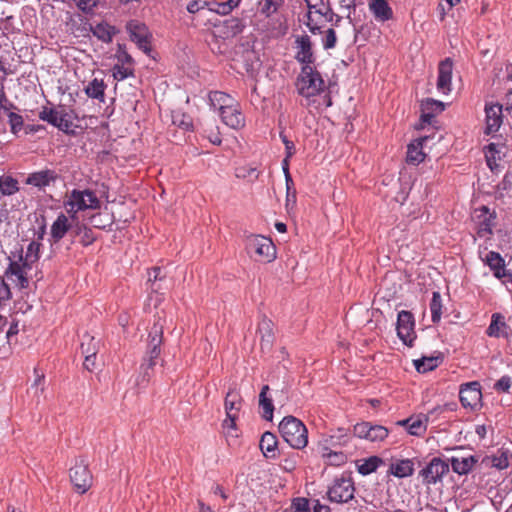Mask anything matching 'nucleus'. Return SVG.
I'll list each match as a JSON object with an SVG mask.
<instances>
[{"label": "nucleus", "instance_id": "nucleus-1", "mask_svg": "<svg viewBox=\"0 0 512 512\" xmlns=\"http://www.w3.org/2000/svg\"><path fill=\"white\" fill-rule=\"evenodd\" d=\"M298 94L311 98L320 95L325 89V81L315 65L301 66L296 78Z\"/></svg>", "mask_w": 512, "mask_h": 512}, {"label": "nucleus", "instance_id": "nucleus-2", "mask_svg": "<svg viewBox=\"0 0 512 512\" xmlns=\"http://www.w3.org/2000/svg\"><path fill=\"white\" fill-rule=\"evenodd\" d=\"M282 438L294 449H303L308 443L306 426L294 416H286L279 424Z\"/></svg>", "mask_w": 512, "mask_h": 512}, {"label": "nucleus", "instance_id": "nucleus-3", "mask_svg": "<svg viewBox=\"0 0 512 512\" xmlns=\"http://www.w3.org/2000/svg\"><path fill=\"white\" fill-rule=\"evenodd\" d=\"M245 248L257 261L272 262L276 258V247L270 238L250 235L245 240Z\"/></svg>", "mask_w": 512, "mask_h": 512}, {"label": "nucleus", "instance_id": "nucleus-4", "mask_svg": "<svg viewBox=\"0 0 512 512\" xmlns=\"http://www.w3.org/2000/svg\"><path fill=\"white\" fill-rule=\"evenodd\" d=\"M125 29L129 34L130 40L145 54L150 55L152 51V33L148 26L140 20L131 19L126 23Z\"/></svg>", "mask_w": 512, "mask_h": 512}, {"label": "nucleus", "instance_id": "nucleus-5", "mask_svg": "<svg viewBox=\"0 0 512 512\" xmlns=\"http://www.w3.org/2000/svg\"><path fill=\"white\" fill-rule=\"evenodd\" d=\"M449 464L440 457H433L430 462L419 471V477L424 484H436L449 472Z\"/></svg>", "mask_w": 512, "mask_h": 512}, {"label": "nucleus", "instance_id": "nucleus-6", "mask_svg": "<svg viewBox=\"0 0 512 512\" xmlns=\"http://www.w3.org/2000/svg\"><path fill=\"white\" fill-rule=\"evenodd\" d=\"M295 60L301 65H315L316 55L314 51V44L312 39L307 34L295 36Z\"/></svg>", "mask_w": 512, "mask_h": 512}, {"label": "nucleus", "instance_id": "nucleus-7", "mask_svg": "<svg viewBox=\"0 0 512 512\" xmlns=\"http://www.w3.org/2000/svg\"><path fill=\"white\" fill-rule=\"evenodd\" d=\"M354 492L353 481L342 477L335 479L327 494L330 502L347 503L354 498Z\"/></svg>", "mask_w": 512, "mask_h": 512}, {"label": "nucleus", "instance_id": "nucleus-8", "mask_svg": "<svg viewBox=\"0 0 512 512\" xmlns=\"http://www.w3.org/2000/svg\"><path fill=\"white\" fill-rule=\"evenodd\" d=\"M92 474L88 469V464L84 459H81L79 462H76L74 467L70 469V480L75 488V490L84 494L92 485Z\"/></svg>", "mask_w": 512, "mask_h": 512}, {"label": "nucleus", "instance_id": "nucleus-9", "mask_svg": "<svg viewBox=\"0 0 512 512\" xmlns=\"http://www.w3.org/2000/svg\"><path fill=\"white\" fill-rule=\"evenodd\" d=\"M350 440L348 429L338 428L337 431L324 440L323 456L331 458L336 457L339 462H344L345 456L343 453L333 452L330 447L345 446Z\"/></svg>", "mask_w": 512, "mask_h": 512}, {"label": "nucleus", "instance_id": "nucleus-10", "mask_svg": "<svg viewBox=\"0 0 512 512\" xmlns=\"http://www.w3.org/2000/svg\"><path fill=\"white\" fill-rule=\"evenodd\" d=\"M481 385L477 381L464 383L460 386L459 399L464 408L475 409L481 401Z\"/></svg>", "mask_w": 512, "mask_h": 512}, {"label": "nucleus", "instance_id": "nucleus-11", "mask_svg": "<svg viewBox=\"0 0 512 512\" xmlns=\"http://www.w3.org/2000/svg\"><path fill=\"white\" fill-rule=\"evenodd\" d=\"M485 135L496 133L503 123L502 105L499 103H486L485 105Z\"/></svg>", "mask_w": 512, "mask_h": 512}, {"label": "nucleus", "instance_id": "nucleus-12", "mask_svg": "<svg viewBox=\"0 0 512 512\" xmlns=\"http://www.w3.org/2000/svg\"><path fill=\"white\" fill-rule=\"evenodd\" d=\"M484 262L489 266L490 270L493 272V275L497 279H500L502 282L504 278L512 277V269L506 268L505 260L500 253L495 251L488 252Z\"/></svg>", "mask_w": 512, "mask_h": 512}, {"label": "nucleus", "instance_id": "nucleus-13", "mask_svg": "<svg viewBox=\"0 0 512 512\" xmlns=\"http://www.w3.org/2000/svg\"><path fill=\"white\" fill-rule=\"evenodd\" d=\"M59 178V175L55 170L44 169L30 173L25 179V184L34 186L39 190L44 189L51 183L55 182Z\"/></svg>", "mask_w": 512, "mask_h": 512}, {"label": "nucleus", "instance_id": "nucleus-14", "mask_svg": "<svg viewBox=\"0 0 512 512\" xmlns=\"http://www.w3.org/2000/svg\"><path fill=\"white\" fill-rule=\"evenodd\" d=\"M453 62L451 58H445L438 65L437 89L443 94L451 91Z\"/></svg>", "mask_w": 512, "mask_h": 512}, {"label": "nucleus", "instance_id": "nucleus-15", "mask_svg": "<svg viewBox=\"0 0 512 512\" xmlns=\"http://www.w3.org/2000/svg\"><path fill=\"white\" fill-rule=\"evenodd\" d=\"M71 229L72 223H69V218L64 213H60L51 226L49 238L51 245L58 244L67 233L71 234Z\"/></svg>", "mask_w": 512, "mask_h": 512}, {"label": "nucleus", "instance_id": "nucleus-16", "mask_svg": "<svg viewBox=\"0 0 512 512\" xmlns=\"http://www.w3.org/2000/svg\"><path fill=\"white\" fill-rule=\"evenodd\" d=\"M415 463L419 466L421 465V461L418 458L396 460L390 464L387 474L397 478L410 477L414 474Z\"/></svg>", "mask_w": 512, "mask_h": 512}, {"label": "nucleus", "instance_id": "nucleus-17", "mask_svg": "<svg viewBox=\"0 0 512 512\" xmlns=\"http://www.w3.org/2000/svg\"><path fill=\"white\" fill-rule=\"evenodd\" d=\"M453 472L458 475H467L478 462V457L474 455H454L448 459Z\"/></svg>", "mask_w": 512, "mask_h": 512}, {"label": "nucleus", "instance_id": "nucleus-18", "mask_svg": "<svg viewBox=\"0 0 512 512\" xmlns=\"http://www.w3.org/2000/svg\"><path fill=\"white\" fill-rule=\"evenodd\" d=\"M222 121L233 129H239L244 126L245 118L238 108V105L234 103L228 107H224L223 110L219 111Z\"/></svg>", "mask_w": 512, "mask_h": 512}, {"label": "nucleus", "instance_id": "nucleus-19", "mask_svg": "<svg viewBox=\"0 0 512 512\" xmlns=\"http://www.w3.org/2000/svg\"><path fill=\"white\" fill-rule=\"evenodd\" d=\"M70 236L72 237L73 241L75 239L79 238L78 239L79 243L84 247H87V246L93 244L96 240V236H95L94 232L88 226V224H86L84 222L72 223V229H71Z\"/></svg>", "mask_w": 512, "mask_h": 512}, {"label": "nucleus", "instance_id": "nucleus-20", "mask_svg": "<svg viewBox=\"0 0 512 512\" xmlns=\"http://www.w3.org/2000/svg\"><path fill=\"white\" fill-rule=\"evenodd\" d=\"M428 138V136L417 138L407 146L406 162L408 164L418 165L425 160L426 154L423 152V144Z\"/></svg>", "mask_w": 512, "mask_h": 512}, {"label": "nucleus", "instance_id": "nucleus-21", "mask_svg": "<svg viewBox=\"0 0 512 512\" xmlns=\"http://www.w3.org/2000/svg\"><path fill=\"white\" fill-rule=\"evenodd\" d=\"M369 10L376 21L384 23L394 18V13L387 0H371Z\"/></svg>", "mask_w": 512, "mask_h": 512}, {"label": "nucleus", "instance_id": "nucleus-22", "mask_svg": "<svg viewBox=\"0 0 512 512\" xmlns=\"http://www.w3.org/2000/svg\"><path fill=\"white\" fill-rule=\"evenodd\" d=\"M84 338H88L89 342L81 343L82 353L85 354V360L83 366L86 370L92 372L95 368L96 354L99 342H95L94 337H90L88 334L84 335Z\"/></svg>", "mask_w": 512, "mask_h": 512}, {"label": "nucleus", "instance_id": "nucleus-23", "mask_svg": "<svg viewBox=\"0 0 512 512\" xmlns=\"http://www.w3.org/2000/svg\"><path fill=\"white\" fill-rule=\"evenodd\" d=\"M150 295L148 296L147 303L145 304V310L152 312L153 309H157L158 305L163 300L164 291L168 289L167 282H156L149 284Z\"/></svg>", "mask_w": 512, "mask_h": 512}, {"label": "nucleus", "instance_id": "nucleus-24", "mask_svg": "<svg viewBox=\"0 0 512 512\" xmlns=\"http://www.w3.org/2000/svg\"><path fill=\"white\" fill-rule=\"evenodd\" d=\"M90 31L99 40L104 43H110L113 37L119 32L115 26L108 24L105 21L93 26L90 25Z\"/></svg>", "mask_w": 512, "mask_h": 512}, {"label": "nucleus", "instance_id": "nucleus-25", "mask_svg": "<svg viewBox=\"0 0 512 512\" xmlns=\"http://www.w3.org/2000/svg\"><path fill=\"white\" fill-rule=\"evenodd\" d=\"M260 449L266 458L275 459L278 455V441L271 432H265L260 439Z\"/></svg>", "mask_w": 512, "mask_h": 512}, {"label": "nucleus", "instance_id": "nucleus-26", "mask_svg": "<svg viewBox=\"0 0 512 512\" xmlns=\"http://www.w3.org/2000/svg\"><path fill=\"white\" fill-rule=\"evenodd\" d=\"M396 331L401 341L412 347L417 337L415 332V322H396Z\"/></svg>", "mask_w": 512, "mask_h": 512}, {"label": "nucleus", "instance_id": "nucleus-27", "mask_svg": "<svg viewBox=\"0 0 512 512\" xmlns=\"http://www.w3.org/2000/svg\"><path fill=\"white\" fill-rule=\"evenodd\" d=\"M106 88L107 85L102 79L98 80L95 78L88 83V85L84 88V91L89 98L96 99L99 102L104 103Z\"/></svg>", "mask_w": 512, "mask_h": 512}, {"label": "nucleus", "instance_id": "nucleus-28", "mask_svg": "<svg viewBox=\"0 0 512 512\" xmlns=\"http://www.w3.org/2000/svg\"><path fill=\"white\" fill-rule=\"evenodd\" d=\"M443 361L442 356L422 357L414 360V366L419 373H426L436 369Z\"/></svg>", "mask_w": 512, "mask_h": 512}, {"label": "nucleus", "instance_id": "nucleus-29", "mask_svg": "<svg viewBox=\"0 0 512 512\" xmlns=\"http://www.w3.org/2000/svg\"><path fill=\"white\" fill-rule=\"evenodd\" d=\"M317 5H318V7L315 8L314 13L325 17V19L328 22H333L334 26H336V27L339 26V24L342 20V17L333 12L331 5L329 3V0H327V1L320 0V2Z\"/></svg>", "mask_w": 512, "mask_h": 512}, {"label": "nucleus", "instance_id": "nucleus-30", "mask_svg": "<svg viewBox=\"0 0 512 512\" xmlns=\"http://www.w3.org/2000/svg\"><path fill=\"white\" fill-rule=\"evenodd\" d=\"M245 27L244 20L237 17H231L223 21V33L227 38L241 34Z\"/></svg>", "mask_w": 512, "mask_h": 512}, {"label": "nucleus", "instance_id": "nucleus-31", "mask_svg": "<svg viewBox=\"0 0 512 512\" xmlns=\"http://www.w3.org/2000/svg\"><path fill=\"white\" fill-rule=\"evenodd\" d=\"M85 197L86 194L84 193V190L73 189L70 193L69 199L64 202V207H72L80 211H85L88 209Z\"/></svg>", "mask_w": 512, "mask_h": 512}, {"label": "nucleus", "instance_id": "nucleus-32", "mask_svg": "<svg viewBox=\"0 0 512 512\" xmlns=\"http://www.w3.org/2000/svg\"><path fill=\"white\" fill-rule=\"evenodd\" d=\"M268 391L269 386L264 385L259 395V406L263 409L262 417L267 421H271L273 418L274 405L272 399L267 397Z\"/></svg>", "mask_w": 512, "mask_h": 512}, {"label": "nucleus", "instance_id": "nucleus-33", "mask_svg": "<svg viewBox=\"0 0 512 512\" xmlns=\"http://www.w3.org/2000/svg\"><path fill=\"white\" fill-rule=\"evenodd\" d=\"M384 464L385 462L381 457L374 455L364 459L363 463L357 466V470L361 475L366 476L375 472L379 466Z\"/></svg>", "mask_w": 512, "mask_h": 512}, {"label": "nucleus", "instance_id": "nucleus-34", "mask_svg": "<svg viewBox=\"0 0 512 512\" xmlns=\"http://www.w3.org/2000/svg\"><path fill=\"white\" fill-rule=\"evenodd\" d=\"M211 105L217 108L219 111L223 110L224 107H228L233 104L235 100L227 93L222 91H213L209 95Z\"/></svg>", "mask_w": 512, "mask_h": 512}, {"label": "nucleus", "instance_id": "nucleus-35", "mask_svg": "<svg viewBox=\"0 0 512 512\" xmlns=\"http://www.w3.org/2000/svg\"><path fill=\"white\" fill-rule=\"evenodd\" d=\"M42 247L41 242L31 241L27 247L23 267L31 269L32 264L37 262L40 258V249Z\"/></svg>", "mask_w": 512, "mask_h": 512}, {"label": "nucleus", "instance_id": "nucleus-36", "mask_svg": "<svg viewBox=\"0 0 512 512\" xmlns=\"http://www.w3.org/2000/svg\"><path fill=\"white\" fill-rule=\"evenodd\" d=\"M18 180L11 175H3L0 177V193L4 196L14 195L19 191Z\"/></svg>", "mask_w": 512, "mask_h": 512}, {"label": "nucleus", "instance_id": "nucleus-37", "mask_svg": "<svg viewBox=\"0 0 512 512\" xmlns=\"http://www.w3.org/2000/svg\"><path fill=\"white\" fill-rule=\"evenodd\" d=\"M23 265L21 266L16 261H11L8 268L6 269L5 274L6 275H14L18 279L19 287L21 289L27 288L29 285L28 277L26 276L25 272L23 271Z\"/></svg>", "mask_w": 512, "mask_h": 512}, {"label": "nucleus", "instance_id": "nucleus-38", "mask_svg": "<svg viewBox=\"0 0 512 512\" xmlns=\"http://www.w3.org/2000/svg\"><path fill=\"white\" fill-rule=\"evenodd\" d=\"M241 396L233 391L230 390L225 397V410L226 414L230 413L231 415H237L241 408Z\"/></svg>", "mask_w": 512, "mask_h": 512}, {"label": "nucleus", "instance_id": "nucleus-39", "mask_svg": "<svg viewBox=\"0 0 512 512\" xmlns=\"http://www.w3.org/2000/svg\"><path fill=\"white\" fill-rule=\"evenodd\" d=\"M420 108L421 111H426L436 116L445 110L446 104L433 98H426L421 101Z\"/></svg>", "mask_w": 512, "mask_h": 512}, {"label": "nucleus", "instance_id": "nucleus-40", "mask_svg": "<svg viewBox=\"0 0 512 512\" xmlns=\"http://www.w3.org/2000/svg\"><path fill=\"white\" fill-rule=\"evenodd\" d=\"M442 296L440 292L434 291L432 293V298L429 302V309L431 312V320H441L442 316Z\"/></svg>", "mask_w": 512, "mask_h": 512}, {"label": "nucleus", "instance_id": "nucleus-41", "mask_svg": "<svg viewBox=\"0 0 512 512\" xmlns=\"http://www.w3.org/2000/svg\"><path fill=\"white\" fill-rule=\"evenodd\" d=\"M113 78L116 81H122L129 77L135 76V70L133 66L123 65V64H115L112 69Z\"/></svg>", "mask_w": 512, "mask_h": 512}, {"label": "nucleus", "instance_id": "nucleus-42", "mask_svg": "<svg viewBox=\"0 0 512 512\" xmlns=\"http://www.w3.org/2000/svg\"><path fill=\"white\" fill-rule=\"evenodd\" d=\"M427 416L419 415L416 418L411 417V424L409 427V434L420 436L426 431Z\"/></svg>", "mask_w": 512, "mask_h": 512}, {"label": "nucleus", "instance_id": "nucleus-43", "mask_svg": "<svg viewBox=\"0 0 512 512\" xmlns=\"http://www.w3.org/2000/svg\"><path fill=\"white\" fill-rule=\"evenodd\" d=\"M7 117L11 133L18 136V133L25 127L22 115L12 111L7 113Z\"/></svg>", "mask_w": 512, "mask_h": 512}, {"label": "nucleus", "instance_id": "nucleus-44", "mask_svg": "<svg viewBox=\"0 0 512 512\" xmlns=\"http://www.w3.org/2000/svg\"><path fill=\"white\" fill-rule=\"evenodd\" d=\"M496 219L495 211L492 212L488 217H484L479 221V228L477 234L479 237H484L485 235L492 234V228L494 226V220Z\"/></svg>", "mask_w": 512, "mask_h": 512}, {"label": "nucleus", "instance_id": "nucleus-45", "mask_svg": "<svg viewBox=\"0 0 512 512\" xmlns=\"http://www.w3.org/2000/svg\"><path fill=\"white\" fill-rule=\"evenodd\" d=\"M89 224L97 229L105 230L113 223L112 219L108 216H103L101 213H96L88 218Z\"/></svg>", "mask_w": 512, "mask_h": 512}, {"label": "nucleus", "instance_id": "nucleus-46", "mask_svg": "<svg viewBox=\"0 0 512 512\" xmlns=\"http://www.w3.org/2000/svg\"><path fill=\"white\" fill-rule=\"evenodd\" d=\"M60 115L61 113H59L55 108H48L46 106H44L39 112V118L54 127L57 126Z\"/></svg>", "mask_w": 512, "mask_h": 512}, {"label": "nucleus", "instance_id": "nucleus-47", "mask_svg": "<svg viewBox=\"0 0 512 512\" xmlns=\"http://www.w3.org/2000/svg\"><path fill=\"white\" fill-rule=\"evenodd\" d=\"M509 458H510V452L505 449L498 450V453L496 455H493L492 457V465L493 467L503 470L508 468L509 466Z\"/></svg>", "mask_w": 512, "mask_h": 512}, {"label": "nucleus", "instance_id": "nucleus-48", "mask_svg": "<svg viewBox=\"0 0 512 512\" xmlns=\"http://www.w3.org/2000/svg\"><path fill=\"white\" fill-rule=\"evenodd\" d=\"M115 58L117 60V64H123V65H128V66H134V64H135L134 59L127 52L125 44H121V43L117 44Z\"/></svg>", "mask_w": 512, "mask_h": 512}, {"label": "nucleus", "instance_id": "nucleus-49", "mask_svg": "<svg viewBox=\"0 0 512 512\" xmlns=\"http://www.w3.org/2000/svg\"><path fill=\"white\" fill-rule=\"evenodd\" d=\"M389 434V430L382 425H373L371 423V429L368 434V441L377 442L383 441Z\"/></svg>", "mask_w": 512, "mask_h": 512}, {"label": "nucleus", "instance_id": "nucleus-50", "mask_svg": "<svg viewBox=\"0 0 512 512\" xmlns=\"http://www.w3.org/2000/svg\"><path fill=\"white\" fill-rule=\"evenodd\" d=\"M173 124L178 126L184 130H192L193 129V120L192 118L185 113H178L173 115Z\"/></svg>", "mask_w": 512, "mask_h": 512}, {"label": "nucleus", "instance_id": "nucleus-51", "mask_svg": "<svg viewBox=\"0 0 512 512\" xmlns=\"http://www.w3.org/2000/svg\"><path fill=\"white\" fill-rule=\"evenodd\" d=\"M156 365V362H152V363H148V362H143L141 364V367H140V376H139V379L137 381L138 385H142L144 383H148L151 376H152V373H153V370H154V366Z\"/></svg>", "mask_w": 512, "mask_h": 512}, {"label": "nucleus", "instance_id": "nucleus-52", "mask_svg": "<svg viewBox=\"0 0 512 512\" xmlns=\"http://www.w3.org/2000/svg\"><path fill=\"white\" fill-rule=\"evenodd\" d=\"M67 115L68 114L66 112H62L57 122V126L55 127L69 136H75V130L71 129V127L73 126V122L70 119L66 118Z\"/></svg>", "mask_w": 512, "mask_h": 512}, {"label": "nucleus", "instance_id": "nucleus-53", "mask_svg": "<svg viewBox=\"0 0 512 512\" xmlns=\"http://www.w3.org/2000/svg\"><path fill=\"white\" fill-rule=\"evenodd\" d=\"M156 282H167L166 272L161 267L158 266H155L148 270L147 284H152Z\"/></svg>", "mask_w": 512, "mask_h": 512}, {"label": "nucleus", "instance_id": "nucleus-54", "mask_svg": "<svg viewBox=\"0 0 512 512\" xmlns=\"http://www.w3.org/2000/svg\"><path fill=\"white\" fill-rule=\"evenodd\" d=\"M283 4V0H265L263 6L260 9L262 15L266 17H270L272 14L276 13L279 7Z\"/></svg>", "mask_w": 512, "mask_h": 512}, {"label": "nucleus", "instance_id": "nucleus-55", "mask_svg": "<svg viewBox=\"0 0 512 512\" xmlns=\"http://www.w3.org/2000/svg\"><path fill=\"white\" fill-rule=\"evenodd\" d=\"M148 348L147 358H145L144 361L148 363L156 362L161 353L160 342L158 339L155 341H149Z\"/></svg>", "mask_w": 512, "mask_h": 512}, {"label": "nucleus", "instance_id": "nucleus-56", "mask_svg": "<svg viewBox=\"0 0 512 512\" xmlns=\"http://www.w3.org/2000/svg\"><path fill=\"white\" fill-rule=\"evenodd\" d=\"M512 189V172L508 171L505 173L503 179L497 185V192L499 197H503L504 193L509 192Z\"/></svg>", "mask_w": 512, "mask_h": 512}, {"label": "nucleus", "instance_id": "nucleus-57", "mask_svg": "<svg viewBox=\"0 0 512 512\" xmlns=\"http://www.w3.org/2000/svg\"><path fill=\"white\" fill-rule=\"evenodd\" d=\"M258 330L260 333H264V332L267 333L266 336L264 334L262 335L261 346H262V348H264V347L269 348L273 342V334H272V329L270 328L269 322H264V325L260 326Z\"/></svg>", "mask_w": 512, "mask_h": 512}, {"label": "nucleus", "instance_id": "nucleus-58", "mask_svg": "<svg viewBox=\"0 0 512 512\" xmlns=\"http://www.w3.org/2000/svg\"><path fill=\"white\" fill-rule=\"evenodd\" d=\"M337 44V34L333 28H329L325 31V37L323 38V48L330 50L335 48Z\"/></svg>", "mask_w": 512, "mask_h": 512}, {"label": "nucleus", "instance_id": "nucleus-59", "mask_svg": "<svg viewBox=\"0 0 512 512\" xmlns=\"http://www.w3.org/2000/svg\"><path fill=\"white\" fill-rule=\"evenodd\" d=\"M98 3L99 0H78L76 5L84 14H93Z\"/></svg>", "mask_w": 512, "mask_h": 512}, {"label": "nucleus", "instance_id": "nucleus-60", "mask_svg": "<svg viewBox=\"0 0 512 512\" xmlns=\"http://www.w3.org/2000/svg\"><path fill=\"white\" fill-rule=\"evenodd\" d=\"M371 429V422H361L354 425L353 434L354 436L361 439H368V434Z\"/></svg>", "mask_w": 512, "mask_h": 512}, {"label": "nucleus", "instance_id": "nucleus-61", "mask_svg": "<svg viewBox=\"0 0 512 512\" xmlns=\"http://www.w3.org/2000/svg\"><path fill=\"white\" fill-rule=\"evenodd\" d=\"M286 183V207L288 208L290 205L293 207L296 204L297 197H296V189L294 187V181L291 178L290 184L288 182Z\"/></svg>", "mask_w": 512, "mask_h": 512}, {"label": "nucleus", "instance_id": "nucleus-62", "mask_svg": "<svg viewBox=\"0 0 512 512\" xmlns=\"http://www.w3.org/2000/svg\"><path fill=\"white\" fill-rule=\"evenodd\" d=\"M84 193L86 194V197H87L86 201H87L88 209L96 210L101 207V202L93 190L85 189Z\"/></svg>", "mask_w": 512, "mask_h": 512}, {"label": "nucleus", "instance_id": "nucleus-63", "mask_svg": "<svg viewBox=\"0 0 512 512\" xmlns=\"http://www.w3.org/2000/svg\"><path fill=\"white\" fill-rule=\"evenodd\" d=\"M213 5L215 7H210L209 10L221 15H227L234 9L233 4H231L229 0L221 3L215 2Z\"/></svg>", "mask_w": 512, "mask_h": 512}, {"label": "nucleus", "instance_id": "nucleus-64", "mask_svg": "<svg viewBox=\"0 0 512 512\" xmlns=\"http://www.w3.org/2000/svg\"><path fill=\"white\" fill-rule=\"evenodd\" d=\"M292 508L293 512H310L309 501L306 498H295Z\"/></svg>", "mask_w": 512, "mask_h": 512}]
</instances>
